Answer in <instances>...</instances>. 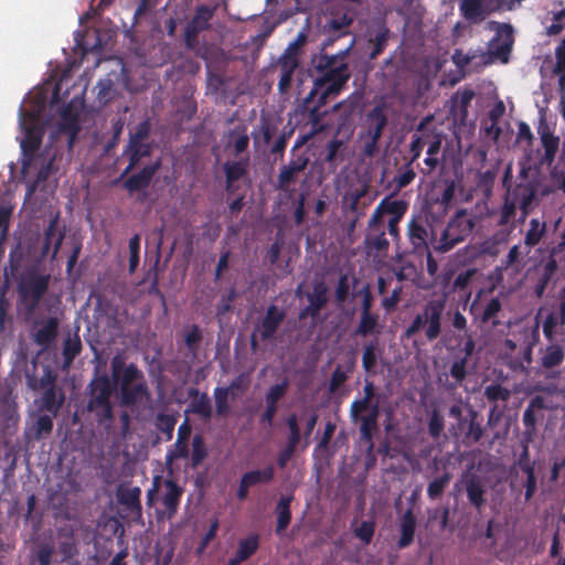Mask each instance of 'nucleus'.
I'll return each instance as SVG.
<instances>
[{
  "label": "nucleus",
  "mask_w": 565,
  "mask_h": 565,
  "mask_svg": "<svg viewBox=\"0 0 565 565\" xmlns=\"http://www.w3.org/2000/svg\"><path fill=\"white\" fill-rule=\"evenodd\" d=\"M111 376L96 370L85 390L83 414H87L98 426L108 428L114 422L113 395L119 388L120 403L132 407L149 399L150 391L143 372L135 363H126L125 356L116 354L110 361Z\"/></svg>",
  "instance_id": "obj_1"
},
{
  "label": "nucleus",
  "mask_w": 565,
  "mask_h": 565,
  "mask_svg": "<svg viewBox=\"0 0 565 565\" xmlns=\"http://www.w3.org/2000/svg\"><path fill=\"white\" fill-rule=\"evenodd\" d=\"M354 45L355 40L352 39L347 47L333 54L328 53L323 45L320 46L319 53L310 62V98L319 92L322 102L326 97H338L341 94L351 77L347 60Z\"/></svg>",
  "instance_id": "obj_2"
},
{
  "label": "nucleus",
  "mask_w": 565,
  "mask_h": 565,
  "mask_svg": "<svg viewBox=\"0 0 565 565\" xmlns=\"http://www.w3.org/2000/svg\"><path fill=\"white\" fill-rule=\"evenodd\" d=\"M25 382L30 390L40 393L35 399L39 411L57 416L65 403V392L57 385V374L50 365H42L41 375L36 373V364L33 370L25 372Z\"/></svg>",
  "instance_id": "obj_3"
},
{
  "label": "nucleus",
  "mask_w": 565,
  "mask_h": 565,
  "mask_svg": "<svg viewBox=\"0 0 565 565\" xmlns=\"http://www.w3.org/2000/svg\"><path fill=\"white\" fill-rule=\"evenodd\" d=\"M491 24L495 31L491 41L492 49L481 52V54H477V51H469L467 54H462L461 51L456 50L452 58L459 67L469 65L477 56L481 58L484 65L493 63L494 60H499L504 64L509 62L514 43L513 28L509 23L491 22Z\"/></svg>",
  "instance_id": "obj_4"
},
{
  "label": "nucleus",
  "mask_w": 565,
  "mask_h": 565,
  "mask_svg": "<svg viewBox=\"0 0 565 565\" xmlns=\"http://www.w3.org/2000/svg\"><path fill=\"white\" fill-rule=\"evenodd\" d=\"M521 180L510 192L511 200L515 201L521 211V220L524 221L533 207L537 204V195H546L548 191L543 185L544 175L532 167L521 168Z\"/></svg>",
  "instance_id": "obj_5"
},
{
  "label": "nucleus",
  "mask_w": 565,
  "mask_h": 565,
  "mask_svg": "<svg viewBox=\"0 0 565 565\" xmlns=\"http://www.w3.org/2000/svg\"><path fill=\"white\" fill-rule=\"evenodd\" d=\"M446 309V297L429 299L404 330V338L412 339L424 330L427 341L433 342L441 333V320Z\"/></svg>",
  "instance_id": "obj_6"
},
{
  "label": "nucleus",
  "mask_w": 565,
  "mask_h": 565,
  "mask_svg": "<svg viewBox=\"0 0 565 565\" xmlns=\"http://www.w3.org/2000/svg\"><path fill=\"white\" fill-rule=\"evenodd\" d=\"M475 226V217L461 209L449 220L440 236L431 239V247L438 253H447L466 241Z\"/></svg>",
  "instance_id": "obj_7"
},
{
  "label": "nucleus",
  "mask_w": 565,
  "mask_h": 565,
  "mask_svg": "<svg viewBox=\"0 0 565 565\" xmlns=\"http://www.w3.org/2000/svg\"><path fill=\"white\" fill-rule=\"evenodd\" d=\"M50 285V275L40 274L36 268L24 270L18 281V296L21 306L32 313L38 308Z\"/></svg>",
  "instance_id": "obj_8"
},
{
  "label": "nucleus",
  "mask_w": 565,
  "mask_h": 565,
  "mask_svg": "<svg viewBox=\"0 0 565 565\" xmlns=\"http://www.w3.org/2000/svg\"><path fill=\"white\" fill-rule=\"evenodd\" d=\"M542 330L547 341H554L557 334H565V285L546 305Z\"/></svg>",
  "instance_id": "obj_9"
},
{
  "label": "nucleus",
  "mask_w": 565,
  "mask_h": 565,
  "mask_svg": "<svg viewBox=\"0 0 565 565\" xmlns=\"http://www.w3.org/2000/svg\"><path fill=\"white\" fill-rule=\"evenodd\" d=\"M340 14L332 13L323 25L326 35L321 45L323 49L331 47L337 40L350 34V26L354 21L355 11L348 6L340 4Z\"/></svg>",
  "instance_id": "obj_10"
},
{
  "label": "nucleus",
  "mask_w": 565,
  "mask_h": 565,
  "mask_svg": "<svg viewBox=\"0 0 565 565\" xmlns=\"http://www.w3.org/2000/svg\"><path fill=\"white\" fill-rule=\"evenodd\" d=\"M218 4H199L194 14L188 22L184 30V43L188 49H195L199 45V34L211 28V20L215 15Z\"/></svg>",
  "instance_id": "obj_11"
},
{
  "label": "nucleus",
  "mask_w": 565,
  "mask_h": 565,
  "mask_svg": "<svg viewBox=\"0 0 565 565\" xmlns=\"http://www.w3.org/2000/svg\"><path fill=\"white\" fill-rule=\"evenodd\" d=\"M482 291H478L476 298L470 303L469 312L475 320L487 324L491 323L492 327L500 324L499 315L502 311V302L498 297L489 299H481Z\"/></svg>",
  "instance_id": "obj_12"
},
{
  "label": "nucleus",
  "mask_w": 565,
  "mask_h": 565,
  "mask_svg": "<svg viewBox=\"0 0 565 565\" xmlns=\"http://www.w3.org/2000/svg\"><path fill=\"white\" fill-rule=\"evenodd\" d=\"M537 134L540 136L543 153L536 162L529 167L540 171L541 168L551 167L554 163L559 149V137L554 135L544 119H541L540 121Z\"/></svg>",
  "instance_id": "obj_13"
},
{
  "label": "nucleus",
  "mask_w": 565,
  "mask_h": 565,
  "mask_svg": "<svg viewBox=\"0 0 565 565\" xmlns=\"http://www.w3.org/2000/svg\"><path fill=\"white\" fill-rule=\"evenodd\" d=\"M285 318L286 312L282 309L278 308L276 305H269L259 324L252 334V347L255 348L257 345L256 332L259 334L262 341L273 340Z\"/></svg>",
  "instance_id": "obj_14"
},
{
  "label": "nucleus",
  "mask_w": 565,
  "mask_h": 565,
  "mask_svg": "<svg viewBox=\"0 0 565 565\" xmlns=\"http://www.w3.org/2000/svg\"><path fill=\"white\" fill-rule=\"evenodd\" d=\"M364 248L369 256H386L390 241L386 237L385 224L372 217L369 218L364 237Z\"/></svg>",
  "instance_id": "obj_15"
},
{
  "label": "nucleus",
  "mask_w": 565,
  "mask_h": 565,
  "mask_svg": "<svg viewBox=\"0 0 565 565\" xmlns=\"http://www.w3.org/2000/svg\"><path fill=\"white\" fill-rule=\"evenodd\" d=\"M429 226L426 217L423 215H414L407 225V236L414 252L423 254L431 245V239L437 238L431 232L428 233Z\"/></svg>",
  "instance_id": "obj_16"
},
{
  "label": "nucleus",
  "mask_w": 565,
  "mask_h": 565,
  "mask_svg": "<svg viewBox=\"0 0 565 565\" xmlns=\"http://www.w3.org/2000/svg\"><path fill=\"white\" fill-rule=\"evenodd\" d=\"M516 215V205L515 201L511 200L510 194H507L504 196V201L502 206L500 207L498 212V220L497 225L502 227L499 232H497L492 237L491 241L493 243H507L509 239L510 234L514 230V218Z\"/></svg>",
  "instance_id": "obj_17"
},
{
  "label": "nucleus",
  "mask_w": 565,
  "mask_h": 565,
  "mask_svg": "<svg viewBox=\"0 0 565 565\" xmlns=\"http://www.w3.org/2000/svg\"><path fill=\"white\" fill-rule=\"evenodd\" d=\"M335 97H326L323 103L321 100V92L317 93L310 98V93L303 98L300 107L307 113L308 122L311 125L313 132L322 131V120L328 114L327 110H322L330 100Z\"/></svg>",
  "instance_id": "obj_18"
},
{
  "label": "nucleus",
  "mask_w": 565,
  "mask_h": 565,
  "mask_svg": "<svg viewBox=\"0 0 565 565\" xmlns=\"http://www.w3.org/2000/svg\"><path fill=\"white\" fill-rule=\"evenodd\" d=\"M563 253L565 258V249L556 250V245L551 248L550 255L543 265L542 273L534 286V294L537 298L544 296L547 286L556 275L558 270L557 257Z\"/></svg>",
  "instance_id": "obj_19"
},
{
  "label": "nucleus",
  "mask_w": 565,
  "mask_h": 565,
  "mask_svg": "<svg viewBox=\"0 0 565 565\" xmlns=\"http://www.w3.org/2000/svg\"><path fill=\"white\" fill-rule=\"evenodd\" d=\"M308 163V157L300 154L282 166L277 178V189L288 192L290 184L296 182L298 174L307 168Z\"/></svg>",
  "instance_id": "obj_20"
},
{
  "label": "nucleus",
  "mask_w": 565,
  "mask_h": 565,
  "mask_svg": "<svg viewBox=\"0 0 565 565\" xmlns=\"http://www.w3.org/2000/svg\"><path fill=\"white\" fill-rule=\"evenodd\" d=\"M160 168L161 160L157 159L154 162L143 167L138 173L128 177L124 181V188L129 193L146 190Z\"/></svg>",
  "instance_id": "obj_21"
},
{
  "label": "nucleus",
  "mask_w": 565,
  "mask_h": 565,
  "mask_svg": "<svg viewBox=\"0 0 565 565\" xmlns=\"http://www.w3.org/2000/svg\"><path fill=\"white\" fill-rule=\"evenodd\" d=\"M58 334V320L54 317L47 318L43 322L39 323L32 339L36 345L41 348V351L49 350Z\"/></svg>",
  "instance_id": "obj_22"
},
{
  "label": "nucleus",
  "mask_w": 565,
  "mask_h": 565,
  "mask_svg": "<svg viewBox=\"0 0 565 565\" xmlns=\"http://www.w3.org/2000/svg\"><path fill=\"white\" fill-rule=\"evenodd\" d=\"M407 211V203L403 200H391L384 198L379 205L374 209L371 217L372 222L375 220L384 222V215H391L390 218H396V222H401Z\"/></svg>",
  "instance_id": "obj_23"
},
{
  "label": "nucleus",
  "mask_w": 565,
  "mask_h": 565,
  "mask_svg": "<svg viewBox=\"0 0 565 565\" xmlns=\"http://www.w3.org/2000/svg\"><path fill=\"white\" fill-rule=\"evenodd\" d=\"M42 142V131L34 125L24 126V137L21 140V151L23 156L22 166L23 169L34 158L36 150L40 148Z\"/></svg>",
  "instance_id": "obj_24"
},
{
  "label": "nucleus",
  "mask_w": 565,
  "mask_h": 565,
  "mask_svg": "<svg viewBox=\"0 0 565 565\" xmlns=\"http://www.w3.org/2000/svg\"><path fill=\"white\" fill-rule=\"evenodd\" d=\"M547 408L545 397L542 395H535L531 398L527 407L523 413V425L525 427L524 437L525 441L529 443L536 431L537 416L536 412Z\"/></svg>",
  "instance_id": "obj_25"
},
{
  "label": "nucleus",
  "mask_w": 565,
  "mask_h": 565,
  "mask_svg": "<svg viewBox=\"0 0 565 565\" xmlns=\"http://www.w3.org/2000/svg\"><path fill=\"white\" fill-rule=\"evenodd\" d=\"M548 342L544 349L540 350V364L546 371L561 366L565 361V345L555 340Z\"/></svg>",
  "instance_id": "obj_26"
},
{
  "label": "nucleus",
  "mask_w": 565,
  "mask_h": 565,
  "mask_svg": "<svg viewBox=\"0 0 565 565\" xmlns=\"http://www.w3.org/2000/svg\"><path fill=\"white\" fill-rule=\"evenodd\" d=\"M366 135H374L382 137V134L388 122L386 114V105L384 103L375 105L365 118Z\"/></svg>",
  "instance_id": "obj_27"
},
{
  "label": "nucleus",
  "mask_w": 565,
  "mask_h": 565,
  "mask_svg": "<svg viewBox=\"0 0 565 565\" xmlns=\"http://www.w3.org/2000/svg\"><path fill=\"white\" fill-rule=\"evenodd\" d=\"M299 58L290 57L288 55H280L278 58V67L280 70V78L278 82V92L286 94L292 84V76L295 71L299 67Z\"/></svg>",
  "instance_id": "obj_28"
},
{
  "label": "nucleus",
  "mask_w": 565,
  "mask_h": 565,
  "mask_svg": "<svg viewBox=\"0 0 565 565\" xmlns=\"http://www.w3.org/2000/svg\"><path fill=\"white\" fill-rule=\"evenodd\" d=\"M57 130L68 136V147L72 148L81 131V127L77 115L72 111L70 106L62 110Z\"/></svg>",
  "instance_id": "obj_29"
},
{
  "label": "nucleus",
  "mask_w": 565,
  "mask_h": 565,
  "mask_svg": "<svg viewBox=\"0 0 565 565\" xmlns=\"http://www.w3.org/2000/svg\"><path fill=\"white\" fill-rule=\"evenodd\" d=\"M164 487L167 492L162 498V504L166 509L167 518L171 519L178 512L183 489L172 479L164 480Z\"/></svg>",
  "instance_id": "obj_30"
},
{
  "label": "nucleus",
  "mask_w": 565,
  "mask_h": 565,
  "mask_svg": "<svg viewBox=\"0 0 565 565\" xmlns=\"http://www.w3.org/2000/svg\"><path fill=\"white\" fill-rule=\"evenodd\" d=\"M416 530V518L412 508H408L401 518L399 533L401 536L397 541L399 550L408 547L414 542Z\"/></svg>",
  "instance_id": "obj_31"
},
{
  "label": "nucleus",
  "mask_w": 565,
  "mask_h": 565,
  "mask_svg": "<svg viewBox=\"0 0 565 565\" xmlns=\"http://www.w3.org/2000/svg\"><path fill=\"white\" fill-rule=\"evenodd\" d=\"M64 233L58 231V216L53 217L44 232L43 254L46 255L53 246L52 256L55 257L61 248Z\"/></svg>",
  "instance_id": "obj_32"
},
{
  "label": "nucleus",
  "mask_w": 565,
  "mask_h": 565,
  "mask_svg": "<svg viewBox=\"0 0 565 565\" xmlns=\"http://www.w3.org/2000/svg\"><path fill=\"white\" fill-rule=\"evenodd\" d=\"M225 172V190L228 193L235 191L234 183L245 177L248 171V161H227L223 166Z\"/></svg>",
  "instance_id": "obj_33"
},
{
  "label": "nucleus",
  "mask_w": 565,
  "mask_h": 565,
  "mask_svg": "<svg viewBox=\"0 0 565 565\" xmlns=\"http://www.w3.org/2000/svg\"><path fill=\"white\" fill-rule=\"evenodd\" d=\"M188 396L191 398L190 409L192 413L205 420L212 417L211 399L206 393H200L198 388L191 387Z\"/></svg>",
  "instance_id": "obj_34"
},
{
  "label": "nucleus",
  "mask_w": 565,
  "mask_h": 565,
  "mask_svg": "<svg viewBox=\"0 0 565 565\" xmlns=\"http://www.w3.org/2000/svg\"><path fill=\"white\" fill-rule=\"evenodd\" d=\"M292 500V495H281L276 504L275 513L277 516V524L275 531L278 535L285 532L291 522L290 504Z\"/></svg>",
  "instance_id": "obj_35"
},
{
  "label": "nucleus",
  "mask_w": 565,
  "mask_h": 565,
  "mask_svg": "<svg viewBox=\"0 0 565 565\" xmlns=\"http://www.w3.org/2000/svg\"><path fill=\"white\" fill-rule=\"evenodd\" d=\"M150 151L151 147L149 143L129 141L126 150V153H128V166L122 171L120 179L125 178L143 157H148Z\"/></svg>",
  "instance_id": "obj_36"
},
{
  "label": "nucleus",
  "mask_w": 565,
  "mask_h": 565,
  "mask_svg": "<svg viewBox=\"0 0 565 565\" xmlns=\"http://www.w3.org/2000/svg\"><path fill=\"white\" fill-rule=\"evenodd\" d=\"M475 97V92L470 88H463L456 92L451 97L450 113L459 115L461 119L468 116V107Z\"/></svg>",
  "instance_id": "obj_37"
},
{
  "label": "nucleus",
  "mask_w": 565,
  "mask_h": 565,
  "mask_svg": "<svg viewBox=\"0 0 565 565\" xmlns=\"http://www.w3.org/2000/svg\"><path fill=\"white\" fill-rule=\"evenodd\" d=\"M461 14L468 21H482L489 15L484 0H462L460 3Z\"/></svg>",
  "instance_id": "obj_38"
},
{
  "label": "nucleus",
  "mask_w": 565,
  "mask_h": 565,
  "mask_svg": "<svg viewBox=\"0 0 565 565\" xmlns=\"http://www.w3.org/2000/svg\"><path fill=\"white\" fill-rule=\"evenodd\" d=\"M379 319L380 317L375 312L361 313L359 324L354 330V334L363 338L369 335H375V338H377V335L381 333Z\"/></svg>",
  "instance_id": "obj_39"
},
{
  "label": "nucleus",
  "mask_w": 565,
  "mask_h": 565,
  "mask_svg": "<svg viewBox=\"0 0 565 565\" xmlns=\"http://www.w3.org/2000/svg\"><path fill=\"white\" fill-rule=\"evenodd\" d=\"M479 414L477 411L470 408L469 411V420H467L463 429H460L463 433V438L466 443L476 444L480 441L483 435V428L478 420Z\"/></svg>",
  "instance_id": "obj_40"
},
{
  "label": "nucleus",
  "mask_w": 565,
  "mask_h": 565,
  "mask_svg": "<svg viewBox=\"0 0 565 565\" xmlns=\"http://www.w3.org/2000/svg\"><path fill=\"white\" fill-rule=\"evenodd\" d=\"M388 38H390V30L384 24H382L379 28V30L375 32L374 35L371 34L369 42H367L369 47L371 49V51L369 53L370 60L377 58V56L384 52V50L387 45V42H388Z\"/></svg>",
  "instance_id": "obj_41"
},
{
  "label": "nucleus",
  "mask_w": 565,
  "mask_h": 565,
  "mask_svg": "<svg viewBox=\"0 0 565 565\" xmlns=\"http://www.w3.org/2000/svg\"><path fill=\"white\" fill-rule=\"evenodd\" d=\"M53 417L54 416L49 413L39 415L28 433L30 438L34 440H41L51 435L54 426Z\"/></svg>",
  "instance_id": "obj_42"
},
{
  "label": "nucleus",
  "mask_w": 565,
  "mask_h": 565,
  "mask_svg": "<svg viewBox=\"0 0 565 565\" xmlns=\"http://www.w3.org/2000/svg\"><path fill=\"white\" fill-rule=\"evenodd\" d=\"M466 492L469 503L477 510H480L486 504L483 497L486 491L477 477L472 476L467 480Z\"/></svg>",
  "instance_id": "obj_43"
},
{
  "label": "nucleus",
  "mask_w": 565,
  "mask_h": 565,
  "mask_svg": "<svg viewBox=\"0 0 565 565\" xmlns=\"http://www.w3.org/2000/svg\"><path fill=\"white\" fill-rule=\"evenodd\" d=\"M546 233V223L540 218H531L529 222V228L524 236V245L529 250L535 247Z\"/></svg>",
  "instance_id": "obj_44"
},
{
  "label": "nucleus",
  "mask_w": 565,
  "mask_h": 565,
  "mask_svg": "<svg viewBox=\"0 0 565 565\" xmlns=\"http://www.w3.org/2000/svg\"><path fill=\"white\" fill-rule=\"evenodd\" d=\"M259 540L257 534H252L248 537L242 540L238 544V550L233 558L232 563L239 564L248 559L258 548Z\"/></svg>",
  "instance_id": "obj_45"
},
{
  "label": "nucleus",
  "mask_w": 565,
  "mask_h": 565,
  "mask_svg": "<svg viewBox=\"0 0 565 565\" xmlns=\"http://www.w3.org/2000/svg\"><path fill=\"white\" fill-rule=\"evenodd\" d=\"M275 469L271 465L264 469H255L243 473L241 479L250 488L259 483H268L274 479Z\"/></svg>",
  "instance_id": "obj_46"
},
{
  "label": "nucleus",
  "mask_w": 565,
  "mask_h": 565,
  "mask_svg": "<svg viewBox=\"0 0 565 565\" xmlns=\"http://www.w3.org/2000/svg\"><path fill=\"white\" fill-rule=\"evenodd\" d=\"M379 339L374 338L373 340L366 342L363 345V353H362V366L365 372L373 373L374 369L377 364V358H379Z\"/></svg>",
  "instance_id": "obj_47"
},
{
  "label": "nucleus",
  "mask_w": 565,
  "mask_h": 565,
  "mask_svg": "<svg viewBox=\"0 0 565 565\" xmlns=\"http://www.w3.org/2000/svg\"><path fill=\"white\" fill-rule=\"evenodd\" d=\"M359 420L361 440L367 445V454H371L374 449L373 436L377 430V422L366 416H361Z\"/></svg>",
  "instance_id": "obj_48"
},
{
  "label": "nucleus",
  "mask_w": 565,
  "mask_h": 565,
  "mask_svg": "<svg viewBox=\"0 0 565 565\" xmlns=\"http://www.w3.org/2000/svg\"><path fill=\"white\" fill-rule=\"evenodd\" d=\"M308 302L320 310L328 303V287L323 280L316 281L312 285V290L307 292Z\"/></svg>",
  "instance_id": "obj_49"
},
{
  "label": "nucleus",
  "mask_w": 565,
  "mask_h": 565,
  "mask_svg": "<svg viewBox=\"0 0 565 565\" xmlns=\"http://www.w3.org/2000/svg\"><path fill=\"white\" fill-rule=\"evenodd\" d=\"M82 351V342L77 334H74L73 337L67 335L64 339L63 344V362L65 366H70L74 359L81 353Z\"/></svg>",
  "instance_id": "obj_50"
},
{
  "label": "nucleus",
  "mask_w": 565,
  "mask_h": 565,
  "mask_svg": "<svg viewBox=\"0 0 565 565\" xmlns=\"http://www.w3.org/2000/svg\"><path fill=\"white\" fill-rule=\"evenodd\" d=\"M178 422L177 414H164L158 413L156 416V428L166 436V440L169 441L173 437L175 424Z\"/></svg>",
  "instance_id": "obj_51"
},
{
  "label": "nucleus",
  "mask_w": 565,
  "mask_h": 565,
  "mask_svg": "<svg viewBox=\"0 0 565 565\" xmlns=\"http://www.w3.org/2000/svg\"><path fill=\"white\" fill-rule=\"evenodd\" d=\"M476 274L477 269L475 268H468L463 271H460L452 281L451 291L466 292L467 298H469L471 296V291L469 290V288Z\"/></svg>",
  "instance_id": "obj_52"
},
{
  "label": "nucleus",
  "mask_w": 565,
  "mask_h": 565,
  "mask_svg": "<svg viewBox=\"0 0 565 565\" xmlns=\"http://www.w3.org/2000/svg\"><path fill=\"white\" fill-rule=\"evenodd\" d=\"M483 395L489 403L497 405L498 402H508L511 397V391L501 384H490L484 387Z\"/></svg>",
  "instance_id": "obj_53"
},
{
  "label": "nucleus",
  "mask_w": 565,
  "mask_h": 565,
  "mask_svg": "<svg viewBox=\"0 0 565 565\" xmlns=\"http://www.w3.org/2000/svg\"><path fill=\"white\" fill-rule=\"evenodd\" d=\"M207 457V449L204 438L201 434H196L192 438L191 466L196 468Z\"/></svg>",
  "instance_id": "obj_54"
},
{
  "label": "nucleus",
  "mask_w": 565,
  "mask_h": 565,
  "mask_svg": "<svg viewBox=\"0 0 565 565\" xmlns=\"http://www.w3.org/2000/svg\"><path fill=\"white\" fill-rule=\"evenodd\" d=\"M468 362L469 360H467L466 358H460L459 355L455 356L449 369V375L451 376V379L455 380L454 387L461 384L466 380L468 374Z\"/></svg>",
  "instance_id": "obj_55"
},
{
  "label": "nucleus",
  "mask_w": 565,
  "mask_h": 565,
  "mask_svg": "<svg viewBox=\"0 0 565 565\" xmlns=\"http://www.w3.org/2000/svg\"><path fill=\"white\" fill-rule=\"evenodd\" d=\"M230 387H215L214 399H215V413L217 416H226L230 412Z\"/></svg>",
  "instance_id": "obj_56"
},
{
  "label": "nucleus",
  "mask_w": 565,
  "mask_h": 565,
  "mask_svg": "<svg viewBox=\"0 0 565 565\" xmlns=\"http://www.w3.org/2000/svg\"><path fill=\"white\" fill-rule=\"evenodd\" d=\"M522 356L512 359L508 365L515 372H526L527 366L532 363V344L527 343L521 349Z\"/></svg>",
  "instance_id": "obj_57"
},
{
  "label": "nucleus",
  "mask_w": 565,
  "mask_h": 565,
  "mask_svg": "<svg viewBox=\"0 0 565 565\" xmlns=\"http://www.w3.org/2000/svg\"><path fill=\"white\" fill-rule=\"evenodd\" d=\"M450 479V473L445 472L443 476L430 481L427 487V495L429 499H438L444 493L446 487L449 484Z\"/></svg>",
  "instance_id": "obj_58"
},
{
  "label": "nucleus",
  "mask_w": 565,
  "mask_h": 565,
  "mask_svg": "<svg viewBox=\"0 0 565 565\" xmlns=\"http://www.w3.org/2000/svg\"><path fill=\"white\" fill-rule=\"evenodd\" d=\"M286 425L289 429L286 445L297 448L302 436H301V430H300V427L298 424V417L295 413L288 415V417L286 418Z\"/></svg>",
  "instance_id": "obj_59"
},
{
  "label": "nucleus",
  "mask_w": 565,
  "mask_h": 565,
  "mask_svg": "<svg viewBox=\"0 0 565 565\" xmlns=\"http://www.w3.org/2000/svg\"><path fill=\"white\" fill-rule=\"evenodd\" d=\"M140 489L138 487H134L131 489H127L125 491H121L119 493V502L129 509L134 510H140Z\"/></svg>",
  "instance_id": "obj_60"
},
{
  "label": "nucleus",
  "mask_w": 565,
  "mask_h": 565,
  "mask_svg": "<svg viewBox=\"0 0 565 565\" xmlns=\"http://www.w3.org/2000/svg\"><path fill=\"white\" fill-rule=\"evenodd\" d=\"M288 386H289V383H288L287 379L282 380L278 384L273 385L266 394V397H265L266 404H273V405L278 406V402L286 394Z\"/></svg>",
  "instance_id": "obj_61"
},
{
  "label": "nucleus",
  "mask_w": 565,
  "mask_h": 565,
  "mask_svg": "<svg viewBox=\"0 0 565 565\" xmlns=\"http://www.w3.org/2000/svg\"><path fill=\"white\" fill-rule=\"evenodd\" d=\"M456 182L455 180H446L445 186L440 194L436 198V202L439 203L445 210L450 206L455 199Z\"/></svg>",
  "instance_id": "obj_62"
},
{
  "label": "nucleus",
  "mask_w": 565,
  "mask_h": 565,
  "mask_svg": "<svg viewBox=\"0 0 565 565\" xmlns=\"http://www.w3.org/2000/svg\"><path fill=\"white\" fill-rule=\"evenodd\" d=\"M555 58L556 63L553 72L561 81H565V38L555 49Z\"/></svg>",
  "instance_id": "obj_63"
},
{
  "label": "nucleus",
  "mask_w": 565,
  "mask_h": 565,
  "mask_svg": "<svg viewBox=\"0 0 565 565\" xmlns=\"http://www.w3.org/2000/svg\"><path fill=\"white\" fill-rule=\"evenodd\" d=\"M375 531V523L373 521H362L361 524L354 530V534L363 543L370 544Z\"/></svg>",
  "instance_id": "obj_64"
}]
</instances>
